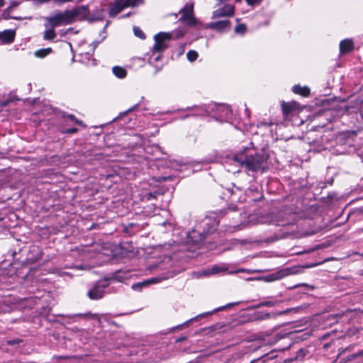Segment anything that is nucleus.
<instances>
[{"instance_id": "nucleus-15", "label": "nucleus", "mask_w": 363, "mask_h": 363, "mask_svg": "<svg viewBox=\"0 0 363 363\" xmlns=\"http://www.w3.org/2000/svg\"><path fill=\"white\" fill-rule=\"evenodd\" d=\"M45 30L43 33V39L45 40H52L57 37L55 30L52 27H45Z\"/></svg>"}, {"instance_id": "nucleus-26", "label": "nucleus", "mask_w": 363, "mask_h": 363, "mask_svg": "<svg viewBox=\"0 0 363 363\" xmlns=\"http://www.w3.org/2000/svg\"><path fill=\"white\" fill-rule=\"evenodd\" d=\"M66 121H73L76 123H78V124H82V122L77 120L73 115H68L67 117H66Z\"/></svg>"}, {"instance_id": "nucleus-24", "label": "nucleus", "mask_w": 363, "mask_h": 363, "mask_svg": "<svg viewBox=\"0 0 363 363\" xmlns=\"http://www.w3.org/2000/svg\"><path fill=\"white\" fill-rule=\"evenodd\" d=\"M133 32H134V34H135V35L136 37H138V38H139L140 39H145V35L143 33V31L139 27L134 26L133 27Z\"/></svg>"}, {"instance_id": "nucleus-4", "label": "nucleus", "mask_w": 363, "mask_h": 363, "mask_svg": "<svg viewBox=\"0 0 363 363\" xmlns=\"http://www.w3.org/2000/svg\"><path fill=\"white\" fill-rule=\"evenodd\" d=\"M71 24L67 11H58L52 16L45 18V27H58L63 25Z\"/></svg>"}, {"instance_id": "nucleus-23", "label": "nucleus", "mask_w": 363, "mask_h": 363, "mask_svg": "<svg viewBox=\"0 0 363 363\" xmlns=\"http://www.w3.org/2000/svg\"><path fill=\"white\" fill-rule=\"evenodd\" d=\"M126 7L135 6L143 3V0H123Z\"/></svg>"}, {"instance_id": "nucleus-36", "label": "nucleus", "mask_w": 363, "mask_h": 363, "mask_svg": "<svg viewBox=\"0 0 363 363\" xmlns=\"http://www.w3.org/2000/svg\"><path fill=\"white\" fill-rule=\"evenodd\" d=\"M226 308V306H225V307H221V308H217L216 311H220V310H221V309H223V308Z\"/></svg>"}, {"instance_id": "nucleus-28", "label": "nucleus", "mask_w": 363, "mask_h": 363, "mask_svg": "<svg viewBox=\"0 0 363 363\" xmlns=\"http://www.w3.org/2000/svg\"><path fill=\"white\" fill-rule=\"evenodd\" d=\"M245 30V26L240 24L235 28V33H243Z\"/></svg>"}, {"instance_id": "nucleus-25", "label": "nucleus", "mask_w": 363, "mask_h": 363, "mask_svg": "<svg viewBox=\"0 0 363 363\" xmlns=\"http://www.w3.org/2000/svg\"><path fill=\"white\" fill-rule=\"evenodd\" d=\"M277 303V301H264V302L259 303V305H257L256 306V308L261 307V306L273 307V306H276Z\"/></svg>"}, {"instance_id": "nucleus-3", "label": "nucleus", "mask_w": 363, "mask_h": 363, "mask_svg": "<svg viewBox=\"0 0 363 363\" xmlns=\"http://www.w3.org/2000/svg\"><path fill=\"white\" fill-rule=\"evenodd\" d=\"M301 270L300 267H286L281 269L274 273L259 278V279L264 280L266 282H272L281 279L289 275L298 274L301 272Z\"/></svg>"}, {"instance_id": "nucleus-32", "label": "nucleus", "mask_w": 363, "mask_h": 363, "mask_svg": "<svg viewBox=\"0 0 363 363\" xmlns=\"http://www.w3.org/2000/svg\"><path fill=\"white\" fill-rule=\"evenodd\" d=\"M77 129L76 128H71V129H68L65 132L66 133H76L77 132Z\"/></svg>"}, {"instance_id": "nucleus-9", "label": "nucleus", "mask_w": 363, "mask_h": 363, "mask_svg": "<svg viewBox=\"0 0 363 363\" xmlns=\"http://www.w3.org/2000/svg\"><path fill=\"white\" fill-rule=\"evenodd\" d=\"M216 119L220 122L228 121L231 118L232 112L230 108L227 105H220L216 107Z\"/></svg>"}, {"instance_id": "nucleus-31", "label": "nucleus", "mask_w": 363, "mask_h": 363, "mask_svg": "<svg viewBox=\"0 0 363 363\" xmlns=\"http://www.w3.org/2000/svg\"><path fill=\"white\" fill-rule=\"evenodd\" d=\"M270 223H274V224H275L277 225H284V223H279L277 220H270Z\"/></svg>"}, {"instance_id": "nucleus-18", "label": "nucleus", "mask_w": 363, "mask_h": 363, "mask_svg": "<svg viewBox=\"0 0 363 363\" xmlns=\"http://www.w3.org/2000/svg\"><path fill=\"white\" fill-rule=\"evenodd\" d=\"M112 71H113V73L114 74V75L116 77L120 78V79H123V78L125 77V76L127 74L126 70L123 67H119V66L113 67L112 68Z\"/></svg>"}, {"instance_id": "nucleus-22", "label": "nucleus", "mask_w": 363, "mask_h": 363, "mask_svg": "<svg viewBox=\"0 0 363 363\" xmlns=\"http://www.w3.org/2000/svg\"><path fill=\"white\" fill-rule=\"evenodd\" d=\"M186 57L189 62H194L198 57V53L195 50H189L186 54Z\"/></svg>"}, {"instance_id": "nucleus-20", "label": "nucleus", "mask_w": 363, "mask_h": 363, "mask_svg": "<svg viewBox=\"0 0 363 363\" xmlns=\"http://www.w3.org/2000/svg\"><path fill=\"white\" fill-rule=\"evenodd\" d=\"M271 314L269 313H264L261 311L255 312L253 314V320H265L268 319L271 317Z\"/></svg>"}, {"instance_id": "nucleus-33", "label": "nucleus", "mask_w": 363, "mask_h": 363, "mask_svg": "<svg viewBox=\"0 0 363 363\" xmlns=\"http://www.w3.org/2000/svg\"><path fill=\"white\" fill-rule=\"evenodd\" d=\"M160 57H161V55H160V54H157V55L155 57L154 60H155V61H158V60L160 59Z\"/></svg>"}, {"instance_id": "nucleus-14", "label": "nucleus", "mask_w": 363, "mask_h": 363, "mask_svg": "<svg viewBox=\"0 0 363 363\" xmlns=\"http://www.w3.org/2000/svg\"><path fill=\"white\" fill-rule=\"evenodd\" d=\"M227 269L224 267H220V266H213L210 269H205V270H203L201 272V276H208V275H211V274H218V273H220V272H225Z\"/></svg>"}, {"instance_id": "nucleus-34", "label": "nucleus", "mask_w": 363, "mask_h": 363, "mask_svg": "<svg viewBox=\"0 0 363 363\" xmlns=\"http://www.w3.org/2000/svg\"><path fill=\"white\" fill-rule=\"evenodd\" d=\"M186 339V337H179V339L177 340V342H182V341H184Z\"/></svg>"}, {"instance_id": "nucleus-11", "label": "nucleus", "mask_w": 363, "mask_h": 363, "mask_svg": "<svg viewBox=\"0 0 363 363\" xmlns=\"http://www.w3.org/2000/svg\"><path fill=\"white\" fill-rule=\"evenodd\" d=\"M125 8H126V6L123 0H116L110 6L109 16L111 17L116 16Z\"/></svg>"}, {"instance_id": "nucleus-16", "label": "nucleus", "mask_w": 363, "mask_h": 363, "mask_svg": "<svg viewBox=\"0 0 363 363\" xmlns=\"http://www.w3.org/2000/svg\"><path fill=\"white\" fill-rule=\"evenodd\" d=\"M293 91L303 96H307L310 94V89L307 86H301L300 85H295L292 89Z\"/></svg>"}, {"instance_id": "nucleus-6", "label": "nucleus", "mask_w": 363, "mask_h": 363, "mask_svg": "<svg viewBox=\"0 0 363 363\" xmlns=\"http://www.w3.org/2000/svg\"><path fill=\"white\" fill-rule=\"evenodd\" d=\"M70 23L83 20L89 16V9L86 6H80L72 10H66Z\"/></svg>"}, {"instance_id": "nucleus-1", "label": "nucleus", "mask_w": 363, "mask_h": 363, "mask_svg": "<svg viewBox=\"0 0 363 363\" xmlns=\"http://www.w3.org/2000/svg\"><path fill=\"white\" fill-rule=\"evenodd\" d=\"M268 159L263 150H257L252 143L234 155L232 160L251 172L264 171Z\"/></svg>"}, {"instance_id": "nucleus-5", "label": "nucleus", "mask_w": 363, "mask_h": 363, "mask_svg": "<svg viewBox=\"0 0 363 363\" xmlns=\"http://www.w3.org/2000/svg\"><path fill=\"white\" fill-rule=\"evenodd\" d=\"M219 7L214 10L212 13V18H219L224 17H232L235 14V6L230 3H221L218 5Z\"/></svg>"}, {"instance_id": "nucleus-7", "label": "nucleus", "mask_w": 363, "mask_h": 363, "mask_svg": "<svg viewBox=\"0 0 363 363\" xmlns=\"http://www.w3.org/2000/svg\"><path fill=\"white\" fill-rule=\"evenodd\" d=\"M181 17L179 21L186 23L187 25L192 26L195 23V18L193 16V5L186 4L184 8L180 11Z\"/></svg>"}, {"instance_id": "nucleus-38", "label": "nucleus", "mask_w": 363, "mask_h": 363, "mask_svg": "<svg viewBox=\"0 0 363 363\" xmlns=\"http://www.w3.org/2000/svg\"><path fill=\"white\" fill-rule=\"evenodd\" d=\"M17 5H18V3H13L11 7H12V6H17Z\"/></svg>"}, {"instance_id": "nucleus-27", "label": "nucleus", "mask_w": 363, "mask_h": 363, "mask_svg": "<svg viewBox=\"0 0 363 363\" xmlns=\"http://www.w3.org/2000/svg\"><path fill=\"white\" fill-rule=\"evenodd\" d=\"M307 351L304 349H300L296 355V358H303L306 355Z\"/></svg>"}, {"instance_id": "nucleus-29", "label": "nucleus", "mask_w": 363, "mask_h": 363, "mask_svg": "<svg viewBox=\"0 0 363 363\" xmlns=\"http://www.w3.org/2000/svg\"><path fill=\"white\" fill-rule=\"evenodd\" d=\"M247 5L249 6H254L255 4H259L262 0H245Z\"/></svg>"}, {"instance_id": "nucleus-19", "label": "nucleus", "mask_w": 363, "mask_h": 363, "mask_svg": "<svg viewBox=\"0 0 363 363\" xmlns=\"http://www.w3.org/2000/svg\"><path fill=\"white\" fill-rule=\"evenodd\" d=\"M187 109L193 111V113L191 115L194 116H205L207 113L206 108L201 106L189 107Z\"/></svg>"}, {"instance_id": "nucleus-2", "label": "nucleus", "mask_w": 363, "mask_h": 363, "mask_svg": "<svg viewBox=\"0 0 363 363\" xmlns=\"http://www.w3.org/2000/svg\"><path fill=\"white\" fill-rule=\"evenodd\" d=\"M184 35L182 29H177L171 32H160L155 35V45L152 48L153 55L164 51L168 47V43L172 39H178Z\"/></svg>"}, {"instance_id": "nucleus-12", "label": "nucleus", "mask_w": 363, "mask_h": 363, "mask_svg": "<svg viewBox=\"0 0 363 363\" xmlns=\"http://www.w3.org/2000/svg\"><path fill=\"white\" fill-rule=\"evenodd\" d=\"M15 38V32L12 30H5L0 32V41L4 44L11 43Z\"/></svg>"}, {"instance_id": "nucleus-35", "label": "nucleus", "mask_w": 363, "mask_h": 363, "mask_svg": "<svg viewBox=\"0 0 363 363\" xmlns=\"http://www.w3.org/2000/svg\"><path fill=\"white\" fill-rule=\"evenodd\" d=\"M4 4V0H0V7L3 6Z\"/></svg>"}, {"instance_id": "nucleus-39", "label": "nucleus", "mask_w": 363, "mask_h": 363, "mask_svg": "<svg viewBox=\"0 0 363 363\" xmlns=\"http://www.w3.org/2000/svg\"><path fill=\"white\" fill-rule=\"evenodd\" d=\"M362 256H363V253H362Z\"/></svg>"}, {"instance_id": "nucleus-10", "label": "nucleus", "mask_w": 363, "mask_h": 363, "mask_svg": "<svg viewBox=\"0 0 363 363\" xmlns=\"http://www.w3.org/2000/svg\"><path fill=\"white\" fill-rule=\"evenodd\" d=\"M230 27V21L228 20H222L216 22H211L206 26L207 28L217 31H224L228 30Z\"/></svg>"}, {"instance_id": "nucleus-37", "label": "nucleus", "mask_w": 363, "mask_h": 363, "mask_svg": "<svg viewBox=\"0 0 363 363\" xmlns=\"http://www.w3.org/2000/svg\"><path fill=\"white\" fill-rule=\"evenodd\" d=\"M204 238V236L201 235V238L199 239L200 241L203 240Z\"/></svg>"}, {"instance_id": "nucleus-21", "label": "nucleus", "mask_w": 363, "mask_h": 363, "mask_svg": "<svg viewBox=\"0 0 363 363\" xmlns=\"http://www.w3.org/2000/svg\"><path fill=\"white\" fill-rule=\"evenodd\" d=\"M155 279H149L146 281H143V282H139V283H137V284H134L133 286H132V289H134V290H141L142 288L145 286H147L149 285L150 284H152V283H155Z\"/></svg>"}, {"instance_id": "nucleus-30", "label": "nucleus", "mask_w": 363, "mask_h": 363, "mask_svg": "<svg viewBox=\"0 0 363 363\" xmlns=\"http://www.w3.org/2000/svg\"><path fill=\"white\" fill-rule=\"evenodd\" d=\"M11 9V7L8 8L7 9H6L3 13H2V16H3V18L4 19H7V18H9L10 17L9 16V11Z\"/></svg>"}, {"instance_id": "nucleus-8", "label": "nucleus", "mask_w": 363, "mask_h": 363, "mask_svg": "<svg viewBox=\"0 0 363 363\" xmlns=\"http://www.w3.org/2000/svg\"><path fill=\"white\" fill-rule=\"evenodd\" d=\"M108 286L106 282L94 285L88 292V296L92 300L101 298L105 294V288Z\"/></svg>"}, {"instance_id": "nucleus-17", "label": "nucleus", "mask_w": 363, "mask_h": 363, "mask_svg": "<svg viewBox=\"0 0 363 363\" xmlns=\"http://www.w3.org/2000/svg\"><path fill=\"white\" fill-rule=\"evenodd\" d=\"M52 52L50 48L37 50L34 52V56L38 58H44Z\"/></svg>"}, {"instance_id": "nucleus-13", "label": "nucleus", "mask_w": 363, "mask_h": 363, "mask_svg": "<svg viewBox=\"0 0 363 363\" xmlns=\"http://www.w3.org/2000/svg\"><path fill=\"white\" fill-rule=\"evenodd\" d=\"M353 48V42L350 39L343 40L340 43V51L342 54L352 51Z\"/></svg>"}]
</instances>
